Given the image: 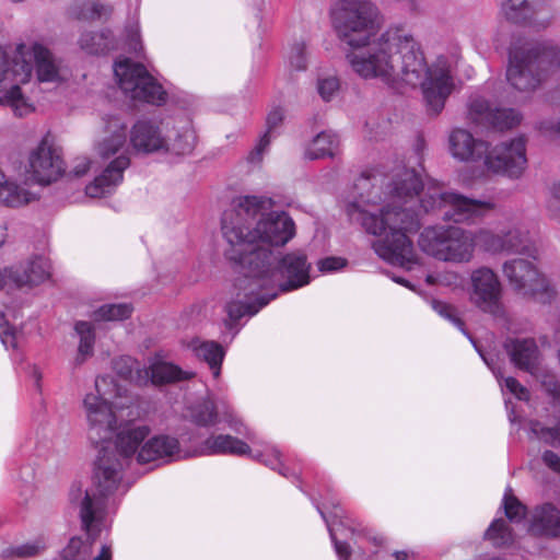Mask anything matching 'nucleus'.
<instances>
[{"label": "nucleus", "instance_id": "6e6552de", "mask_svg": "<svg viewBox=\"0 0 560 560\" xmlns=\"http://www.w3.org/2000/svg\"><path fill=\"white\" fill-rule=\"evenodd\" d=\"M275 206L269 197L247 196V217L259 214L255 228L247 232V246L249 244L284 246L295 235V224L284 211L268 212Z\"/></svg>", "mask_w": 560, "mask_h": 560}, {"label": "nucleus", "instance_id": "bf43d9fd", "mask_svg": "<svg viewBox=\"0 0 560 560\" xmlns=\"http://www.w3.org/2000/svg\"><path fill=\"white\" fill-rule=\"evenodd\" d=\"M548 209L553 215H560V184H555L551 188Z\"/></svg>", "mask_w": 560, "mask_h": 560}, {"label": "nucleus", "instance_id": "de8ad7c7", "mask_svg": "<svg viewBox=\"0 0 560 560\" xmlns=\"http://www.w3.org/2000/svg\"><path fill=\"white\" fill-rule=\"evenodd\" d=\"M46 549L44 537H36L11 549V553L19 558H30L40 555Z\"/></svg>", "mask_w": 560, "mask_h": 560}, {"label": "nucleus", "instance_id": "f3484780", "mask_svg": "<svg viewBox=\"0 0 560 560\" xmlns=\"http://www.w3.org/2000/svg\"><path fill=\"white\" fill-rule=\"evenodd\" d=\"M470 280L471 303L483 313L498 318L503 317V289L498 275L488 267H480L471 272Z\"/></svg>", "mask_w": 560, "mask_h": 560}, {"label": "nucleus", "instance_id": "79ce46f5", "mask_svg": "<svg viewBox=\"0 0 560 560\" xmlns=\"http://www.w3.org/2000/svg\"><path fill=\"white\" fill-rule=\"evenodd\" d=\"M485 539L497 548L509 547L514 541L513 529L503 518L494 520L485 533Z\"/></svg>", "mask_w": 560, "mask_h": 560}, {"label": "nucleus", "instance_id": "a18cd8bd", "mask_svg": "<svg viewBox=\"0 0 560 560\" xmlns=\"http://www.w3.org/2000/svg\"><path fill=\"white\" fill-rule=\"evenodd\" d=\"M503 509L506 518L512 523L522 522L527 513V508L508 488L503 497Z\"/></svg>", "mask_w": 560, "mask_h": 560}, {"label": "nucleus", "instance_id": "09e8293b", "mask_svg": "<svg viewBox=\"0 0 560 560\" xmlns=\"http://www.w3.org/2000/svg\"><path fill=\"white\" fill-rule=\"evenodd\" d=\"M140 369L131 357H119L113 361V370L124 381L135 383L137 370Z\"/></svg>", "mask_w": 560, "mask_h": 560}, {"label": "nucleus", "instance_id": "774afa93", "mask_svg": "<svg viewBox=\"0 0 560 560\" xmlns=\"http://www.w3.org/2000/svg\"><path fill=\"white\" fill-rule=\"evenodd\" d=\"M395 560H407L408 555L405 551H396L394 553Z\"/></svg>", "mask_w": 560, "mask_h": 560}, {"label": "nucleus", "instance_id": "c9c22d12", "mask_svg": "<svg viewBox=\"0 0 560 560\" xmlns=\"http://www.w3.org/2000/svg\"><path fill=\"white\" fill-rule=\"evenodd\" d=\"M226 317L224 318L225 328L234 336L240 331V320L245 315V292L240 283H235L231 298L225 305Z\"/></svg>", "mask_w": 560, "mask_h": 560}, {"label": "nucleus", "instance_id": "9d476101", "mask_svg": "<svg viewBox=\"0 0 560 560\" xmlns=\"http://www.w3.org/2000/svg\"><path fill=\"white\" fill-rule=\"evenodd\" d=\"M34 69L39 82L56 83L62 80L60 61L42 42L27 39L16 44L13 51V72L20 82H30Z\"/></svg>", "mask_w": 560, "mask_h": 560}, {"label": "nucleus", "instance_id": "4468645a", "mask_svg": "<svg viewBox=\"0 0 560 560\" xmlns=\"http://www.w3.org/2000/svg\"><path fill=\"white\" fill-rule=\"evenodd\" d=\"M48 258L33 255L18 265L0 268V291L14 295L16 291L32 289L50 278Z\"/></svg>", "mask_w": 560, "mask_h": 560}, {"label": "nucleus", "instance_id": "4be33fe9", "mask_svg": "<svg viewBox=\"0 0 560 560\" xmlns=\"http://www.w3.org/2000/svg\"><path fill=\"white\" fill-rule=\"evenodd\" d=\"M310 264L302 253H288L276 261L277 293L289 292L306 285L310 282Z\"/></svg>", "mask_w": 560, "mask_h": 560}, {"label": "nucleus", "instance_id": "72a5a7b5", "mask_svg": "<svg viewBox=\"0 0 560 560\" xmlns=\"http://www.w3.org/2000/svg\"><path fill=\"white\" fill-rule=\"evenodd\" d=\"M188 347L196 358L205 361L209 365L213 377H218L220 375L224 350L218 342L197 338L192 339Z\"/></svg>", "mask_w": 560, "mask_h": 560}, {"label": "nucleus", "instance_id": "aec40b11", "mask_svg": "<svg viewBox=\"0 0 560 560\" xmlns=\"http://www.w3.org/2000/svg\"><path fill=\"white\" fill-rule=\"evenodd\" d=\"M501 11L514 24L545 28L552 19V0H504Z\"/></svg>", "mask_w": 560, "mask_h": 560}, {"label": "nucleus", "instance_id": "dca6fc26", "mask_svg": "<svg viewBox=\"0 0 560 560\" xmlns=\"http://www.w3.org/2000/svg\"><path fill=\"white\" fill-rule=\"evenodd\" d=\"M475 240L477 245L491 254H520L535 257L536 249L528 231L516 224L505 226L498 232L480 230Z\"/></svg>", "mask_w": 560, "mask_h": 560}, {"label": "nucleus", "instance_id": "e433bc0d", "mask_svg": "<svg viewBox=\"0 0 560 560\" xmlns=\"http://www.w3.org/2000/svg\"><path fill=\"white\" fill-rule=\"evenodd\" d=\"M113 12V7L96 0H74L69 8L71 18L80 21H94L107 19Z\"/></svg>", "mask_w": 560, "mask_h": 560}, {"label": "nucleus", "instance_id": "13d9d810", "mask_svg": "<svg viewBox=\"0 0 560 560\" xmlns=\"http://www.w3.org/2000/svg\"><path fill=\"white\" fill-rule=\"evenodd\" d=\"M346 259L340 257H327L318 261L320 271H336L346 266Z\"/></svg>", "mask_w": 560, "mask_h": 560}, {"label": "nucleus", "instance_id": "0e129e2a", "mask_svg": "<svg viewBox=\"0 0 560 560\" xmlns=\"http://www.w3.org/2000/svg\"><path fill=\"white\" fill-rule=\"evenodd\" d=\"M112 547L108 545H104L102 546L100 553L95 558H93V560H112Z\"/></svg>", "mask_w": 560, "mask_h": 560}, {"label": "nucleus", "instance_id": "c85d7f7f", "mask_svg": "<svg viewBox=\"0 0 560 560\" xmlns=\"http://www.w3.org/2000/svg\"><path fill=\"white\" fill-rule=\"evenodd\" d=\"M452 155L459 161H478L488 152V143L476 140L472 135L462 128L452 130L448 137Z\"/></svg>", "mask_w": 560, "mask_h": 560}, {"label": "nucleus", "instance_id": "473e14b6", "mask_svg": "<svg viewBox=\"0 0 560 560\" xmlns=\"http://www.w3.org/2000/svg\"><path fill=\"white\" fill-rule=\"evenodd\" d=\"M166 152L185 155L192 152L196 143V133L190 121H180L172 132L166 136Z\"/></svg>", "mask_w": 560, "mask_h": 560}, {"label": "nucleus", "instance_id": "9b49d317", "mask_svg": "<svg viewBox=\"0 0 560 560\" xmlns=\"http://www.w3.org/2000/svg\"><path fill=\"white\" fill-rule=\"evenodd\" d=\"M418 243L424 253L440 260L466 262L472 257L471 238L457 226H428Z\"/></svg>", "mask_w": 560, "mask_h": 560}, {"label": "nucleus", "instance_id": "5fc2aeb1", "mask_svg": "<svg viewBox=\"0 0 560 560\" xmlns=\"http://www.w3.org/2000/svg\"><path fill=\"white\" fill-rule=\"evenodd\" d=\"M13 72V57L9 60L7 52L0 47V89L10 80Z\"/></svg>", "mask_w": 560, "mask_h": 560}, {"label": "nucleus", "instance_id": "a878e982", "mask_svg": "<svg viewBox=\"0 0 560 560\" xmlns=\"http://www.w3.org/2000/svg\"><path fill=\"white\" fill-rule=\"evenodd\" d=\"M130 144L136 152L154 153L165 151L167 147L166 136L161 127L149 119L138 120L130 129Z\"/></svg>", "mask_w": 560, "mask_h": 560}, {"label": "nucleus", "instance_id": "4c0bfd02", "mask_svg": "<svg viewBox=\"0 0 560 560\" xmlns=\"http://www.w3.org/2000/svg\"><path fill=\"white\" fill-rule=\"evenodd\" d=\"M284 115L281 108L272 109L266 118V131L259 137L256 145L247 155V162L259 164L262 161L265 152L268 150L271 142V132L278 128L283 121Z\"/></svg>", "mask_w": 560, "mask_h": 560}, {"label": "nucleus", "instance_id": "8fccbe9b", "mask_svg": "<svg viewBox=\"0 0 560 560\" xmlns=\"http://www.w3.org/2000/svg\"><path fill=\"white\" fill-rule=\"evenodd\" d=\"M432 308L442 317L448 319L456 327H458L462 331L465 332V324L459 316L458 310L452 304L445 303L439 300H432L431 302Z\"/></svg>", "mask_w": 560, "mask_h": 560}, {"label": "nucleus", "instance_id": "3c124183", "mask_svg": "<svg viewBox=\"0 0 560 560\" xmlns=\"http://www.w3.org/2000/svg\"><path fill=\"white\" fill-rule=\"evenodd\" d=\"M289 63L295 70H305L307 67V58L305 45L303 43H295L289 55Z\"/></svg>", "mask_w": 560, "mask_h": 560}, {"label": "nucleus", "instance_id": "1a4fd4ad", "mask_svg": "<svg viewBox=\"0 0 560 560\" xmlns=\"http://www.w3.org/2000/svg\"><path fill=\"white\" fill-rule=\"evenodd\" d=\"M378 10L370 0H341L334 12L338 37L350 47L369 44L377 30Z\"/></svg>", "mask_w": 560, "mask_h": 560}, {"label": "nucleus", "instance_id": "603ef678", "mask_svg": "<svg viewBox=\"0 0 560 560\" xmlns=\"http://www.w3.org/2000/svg\"><path fill=\"white\" fill-rule=\"evenodd\" d=\"M0 339L3 346L9 348H16L18 345V336L16 330L9 325V323L4 319V315L0 314Z\"/></svg>", "mask_w": 560, "mask_h": 560}, {"label": "nucleus", "instance_id": "ddd939ff", "mask_svg": "<svg viewBox=\"0 0 560 560\" xmlns=\"http://www.w3.org/2000/svg\"><path fill=\"white\" fill-rule=\"evenodd\" d=\"M114 73L119 88L130 98L153 105L166 101L165 90L144 66L125 58L115 63Z\"/></svg>", "mask_w": 560, "mask_h": 560}, {"label": "nucleus", "instance_id": "7ed1b4c3", "mask_svg": "<svg viewBox=\"0 0 560 560\" xmlns=\"http://www.w3.org/2000/svg\"><path fill=\"white\" fill-rule=\"evenodd\" d=\"M115 442L110 439L102 442L94 463L92 485L83 489L72 485L69 493L71 503L79 506L82 525L91 535L104 524L110 506V498L121 480L124 467L131 457L138 460V454L151 428L143 423L117 425Z\"/></svg>", "mask_w": 560, "mask_h": 560}, {"label": "nucleus", "instance_id": "c756f323", "mask_svg": "<svg viewBox=\"0 0 560 560\" xmlns=\"http://www.w3.org/2000/svg\"><path fill=\"white\" fill-rule=\"evenodd\" d=\"M528 530L532 535L547 538L560 537V511L551 503L534 509Z\"/></svg>", "mask_w": 560, "mask_h": 560}, {"label": "nucleus", "instance_id": "39448f33", "mask_svg": "<svg viewBox=\"0 0 560 560\" xmlns=\"http://www.w3.org/2000/svg\"><path fill=\"white\" fill-rule=\"evenodd\" d=\"M95 152L104 161L105 167L86 185L85 194L91 198H103L117 189L131 164L127 124L120 117L109 116L105 119L104 136L96 142Z\"/></svg>", "mask_w": 560, "mask_h": 560}, {"label": "nucleus", "instance_id": "412c9836", "mask_svg": "<svg viewBox=\"0 0 560 560\" xmlns=\"http://www.w3.org/2000/svg\"><path fill=\"white\" fill-rule=\"evenodd\" d=\"M189 420L198 427L208 428L224 423L237 431L242 420L236 417L234 409L224 400L214 401L205 398L191 405L188 409Z\"/></svg>", "mask_w": 560, "mask_h": 560}, {"label": "nucleus", "instance_id": "e2e57ef3", "mask_svg": "<svg viewBox=\"0 0 560 560\" xmlns=\"http://www.w3.org/2000/svg\"><path fill=\"white\" fill-rule=\"evenodd\" d=\"M329 534H330V537L335 544V549H336V552L338 553V556L342 559V560H347L348 557L350 556V547L347 542L345 541H340L336 538L335 536V533H334V528H331L329 526Z\"/></svg>", "mask_w": 560, "mask_h": 560}, {"label": "nucleus", "instance_id": "f257e3e1", "mask_svg": "<svg viewBox=\"0 0 560 560\" xmlns=\"http://www.w3.org/2000/svg\"><path fill=\"white\" fill-rule=\"evenodd\" d=\"M416 202L417 209L413 208V205L410 208L394 205L384 211L382 218H377L362 202L354 201L347 206V214L352 222L360 224L369 234L382 235L388 231L384 238L373 244L376 254L394 266L410 269L415 264V252L412 242L406 233L419 229L422 214L441 217L444 221L455 223H469L494 209V203L490 201L445 191L433 180L421 185Z\"/></svg>", "mask_w": 560, "mask_h": 560}, {"label": "nucleus", "instance_id": "423d86ee", "mask_svg": "<svg viewBox=\"0 0 560 560\" xmlns=\"http://www.w3.org/2000/svg\"><path fill=\"white\" fill-rule=\"evenodd\" d=\"M130 405L131 398L124 385L112 375L97 376L94 389L86 393L83 398L90 441L100 444L112 439L117 429V413Z\"/></svg>", "mask_w": 560, "mask_h": 560}, {"label": "nucleus", "instance_id": "680f3d73", "mask_svg": "<svg viewBox=\"0 0 560 560\" xmlns=\"http://www.w3.org/2000/svg\"><path fill=\"white\" fill-rule=\"evenodd\" d=\"M542 462L548 468L560 474V457L558 454L552 451H545L542 454Z\"/></svg>", "mask_w": 560, "mask_h": 560}, {"label": "nucleus", "instance_id": "bb28decb", "mask_svg": "<svg viewBox=\"0 0 560 560\" xmlns=\"http://www.w3.org/2000/svg\"><path fill=\"white\" fill-rule=\"evenodd\" d=\"M30 82H20L12 72L10 80L0 89V106L9 107L14 116L25 117L35 110V105L26 92Z\"/></svg>", "mask_w": 560, "mask_h": 560}, {"label": "nucleus", "instance_id": "7c9ffc66", "mask_svg": "<svg viewBox=\"0 0 560 560\" xmlns=\"http://www.w3.org/2000/svg\"><path fill=\"white\" fill-rule=\"evenodd\" d=\"M245 454V442L231 434H211L202 441L195 450L194 456L231 455L242 456Z\"/></svg>", "mask_w": 560, "mask_h": 560}, {"label": "nucleus", "instance_id": "4d7b16f0", "mask_svg": "<svg viewBox=\"0 0 560 560\" xmlns=\"http://www.w3.org/2000/svg\"><path fill=\"white\" fill-rule=\"evenodd\" d=\"M127 38L130 50H132L136 54L142 51L143 46L140 38V30L138 24L130 26V28L128 30Z\"/></svg>", "mask_w": 560, "mask_h": 560}, {"label": "nucleus", "instance_id": "a211bd4d", "mask_svg": "<svg viewBox=\"0 0 560 560\" xmlns=\"http://www.w3.org/2000/svg\"><path fill=\"white\" fill-rule=\"evenodd\" d=\"M27 173L39 185H49L56 182L65 173V163L48 137L30 152Z\"/></svg>", "mask_w": 560, "mask_h": 560}, {"label": "nucleus", "instance_id": "393cba45", "mask_svg": "<svg viewBox=\"0 0 560 560\" xmlns=\"http://www.w3.org/2000/svg\"><path fill=\"white\" fill-rule=\"evenodd\" d=\"M186 457L179 441L168 434L148 436L138 454V463L145 464L155 460L172 462Z\"/></svg>", "mask_w": 560, "mask_h": 560}, {"label": "nucleus", "instance_id": "864d4df0", "mask_svg": "<svg viewBox=\"0 0 560 560\" xmlns=\"http://www.w3.org/2000/svg\"><path fill=\"white\" fill-rule=\"evenodd\" d=\"M317 90H318L320 97L324 101L328 102L338 92L339 81L335 77L319 79L318 84H317Z\"/></svg>", "mask_w": 560, "mask_h": 560}, {"label": "nucleus", "instance_id": "0eeeda50", "mask_svg": "<svg viewBox=\"0 0 560 560\" xmlns=\"http://www.w3.org/2000/svg\"><path fill=\"white\" fill-rule=\"evenodd\" d=\"M276 261L277 256L268 246H247V317L277 298Z\"/></svg>", "mask_w": 560, "mask_h": 560}, {"label": "nucleus", "instance_id": "2f4dec72", "mask_svg": "<svg viewBox=\"0 0 560 560\" xmlns=\"http://www.w3.org/2000/svg\"><path fill=\"white\" fill-rule=\"evenodd\" d=\"M511 362L518 369L533 373L538 365L539 350L532 338H511L504 342Z\"/></svg>", "mask_w": 560, "mask_h": 560}, {"label": "nucleus", "instance_id": "58836bf2", "mask_svg": "<svg viewBox=\"0 0 560 560\" xmlns=\"http://www.w3.org/2000/svg\"><path fill=\"white\" fill-rule=\"evenodd\" d=\"M36 199V195L9 180L0 171V203L8 207H21Z\"/></svg>", "mask_w": 560, "mask_h": 560}, {"label": "nucleus", "instance_id": "052dcab7", "mask_svg": "<svg viewBox=\"0 0 560 560\" xmlns=\"http://www.w3.org/2000/svg\"><path fill=\"white\" fill-rule=\"evenodd\" d=\"M91 165H92V161L89 158L80 156L74 160V164L71 170V173L77 177L84 176L91 168Z\"/></svg>", "mask_w": 560, "mask_h": 560}, {"label": "nucleus", "instance_id": "f03ea898", "mask_svg": "<svg viewBox=\"0 0 560 560\" xmlns=\"http://www.w3.org/2000/svg\"><path fill=\"white\" fill-rule=\"evenodd\" d=\"M347 54L352 70L364 79L377 78L385 83L401 80L416 86L421 84L428 110L440 114L454 82L450 66L440 57L428 67L420 44L402 28H388L376 39Z\"/></svg>", "mask_w": 560, "mask_h": 560}, {"label": "nucleus", "instance_id": "c03bdc74", "mask_svg": "<svg viewBox=\"0 0 560 560\" xmlns=\"http://www.w3.org/2000/svg\"><path fill=\"white\" fill-rule=\"evenodd\" d=\"M528 425L532 438L553 447L560 446V420L553 427H545L537 420H530Z\"/></svg>", "mask_w": 560, "mask_h": 560}, {"label": "nucleus", "instance_id": "6ab92c4d", "mask_svg": "<svg viewBox=\"0 0 560 560\" xmlns=\"http://www.w3.org/2000/svg\"><path fill=\"white\" fill-rule=\"evenodd\" d=\"M525 140L520 137L502 142L483 155L487 167L494 173L518 178L526 168Z\"/></svg>", "mask_w": 560, "mask_h": 560}, {"label": "nucleus", "instance_id": "5701e85b", "mask_svg": "<svg viewBox=\"0 0 560 560\" xmlns=\"http://www.w3.org/2000/svg\"><path fill=\"white\" fill-rule=\"evenodd\" d=\"M468 117L478 126L491 127L498 130L513 128L521 121V116L515 109L491 108L483 98H475L470 102Z\"/></svg>", "mask_w": 560, "mask_h": 560}, {"label": "nucleus", "instance_id": "2eb2a0df", "mask_svg": "<svg viewBox=\"0 0 560 560\" xmlns=\"http://www.w3.org/2000/svg\"><path fill=\"white\" fill-rule=\"evenodd\" d=\"M502 271L514 290L524 291L542 304L553 299V289L532 261L514 258L503 264Z\"/></svg>", "mask_w": 560, "mask_h": 560}, {"label": "nucleus", "instance_id": "b1692460", "mask_svg": "<svg viewBox=\"0 0 560 560\" xmlns=\"http://www.w3.org/2000/svg\"><path fill=\"white\" fill-rule=\"evenodd\" d=\"M191 377H194L192 372L184 371L178 365L155 357L150 361L149 366L137 370L135 384L138 386L164 385Z\"/></svg>", "mask_w": 560, "mask_h": 560}, {"label": "nucleus", "instance_id": "cd10ccee", "mask_svg": "<svg viewBox=\"0 0 560 560\" xmlns=\"http://www.w3.org/2000/svg\"><path fill=\"white\" fill-rule=\"evenodd\" d=\"M422 180L413 170H405L396 176L393 182V200L381 210L380 214L374 213L377 218H382L384 211L392 206L401 208H410L409 203L415 205V200L421 190Z\"/></svg>", "mask_w": 560, "mask_h": 560}, {"label": "nucleus", "instance_id": "ea45409f", "mask_svg": "<svg viewBox=\"0 0 560 560\" xmlns=\"http://www.w3.org/2000/svg\"><path fill=\"white\" fill-rule=\"evenodd\" d=\"M75 334L79 337L78 353L75 364L84 363L94 353L95 327L91 322L78 320L74 324Z\"/></svg>", "mask_w": 560, "mask_h": 560}, {"label": "nucleus", "instance_id": "20e7f679", "mask_svg": "<svg viewBox=\"0 0 560 560\" xmlns=\"http://www.w3.org/2000/svg\"><path fill=\"white\" fill-rule=\"evenodd\" d=\"M560 67V48L546 43L514 38L509 47L506 81L521 93L539 89Z\"/></svg>", "mask_w": 560, "mask_h": 560}, {"label": "nucleus", "instance_id": "f704fd0d", "mask_svg": "<svg viewBox=\"0 0 560 560\" xmlns=\"http://www.w3.org/2000/svg\"><path fill=\"white\" fill-rule=\"evenodd\" d=\"M340 141L332 131H322L311 141L305 151L308 160L334 159L339 153Z\"/></svg>", "mask_w": 560, "mask_h": 560}, {"label": "nucleus", "instance_id": "338daca9", "mask_svg": "<svg viewBox=\"0 0 560 560\" xmlns=\"http://www.w3.org/2000/svg\"><path fill=\"white\" fill-rule=\"evenodd\" d=\"M481 358L483 359L485 363L493 371L497 377H499V373L495 371L493 365V359L486 357L483 353H481Z\"/></svg>", "mask_w": 560, "mask_h": 560}, {"label": "nucleus", "instance_id": "69168bd1", "mask_svg": "<svg viewBox=\"0 0 560 560\" xmlns=\"http://www.w3.org/2000/svg\"><path fill=\"white\" fill-rule=\"evenodd\" d=\"M7 238V228L5 224L0 221V247L4 244Z\"/></svg>", "mask_w": 560, "mask_h": 560}, {"label": "nucleus", "instance_id": "37998d69", "mask_svg": "<svg viewBox=\"0 0 560 560\" xmlns=\"http://www.w3.org/2000/svg\"><path fill=\"white\" fill-rule=\"evenodd\" d=\"M132 307L127 303L104 304L89 312L93 322L102 320H124L131 315Z\"/></svg>", "mask_w": 560, "mask_h": 560}, {"label": "nucleus", "instance_id": "f8f14e48", "mask_svg": "<svg viewBox=\"0 0 560 560\" xmlns=\"http://www.w3.org/2000/svg\"><path fill=\"white\" fill-rule=\"evenodd\" d=\"M221 217L223 255L235 269L243 268L245 257V196L228 189Z\"/></svg>", "mask_w": 560, "mask_h": 560}, {"label": "nucleus", "instance_id": "49530a36", "mask_svg": "<svg viewBox=\"0 0 560 560\" xmlns=\"http://www.w3.org/2000/svg\"><path fill=\"white\" fill-rule=\"evenodd\" d=\"M91 544L73 537L61 552V560H89Z\"/></svg>", "mask_w": 560, "mask_h": 560}, {"label": "nucleus", "instance_id": "6e6d98bb", "mask_svg": "<svg viewBox=\"0 0 560 560\" xmlns=\"http://www.w3.org/2000/svg\"><path fill=\"white\" fill-rule=\"evenodd\" d=\"M501 385L505 386L515 397L521 400L528 399V390L514 377H505Z\"/></svg>", "mask_w": 560, "mask_h": 560}, {"label": "nucleus", "instance_id": "a19ab883", "mask_svg": "<svg viewBox=\"0 0 560 560\" xmlns=\"http://www.w3.org/2000/svg\"><path fill=\"white\" fill-rule=\"evenodd\" d=\"M80 48L86 54H104L114 48L113 36L108 30L95 32H83L78 40Z\"/></svg>", "mask_w": 560, "mask_h": 560}]
</instances>
